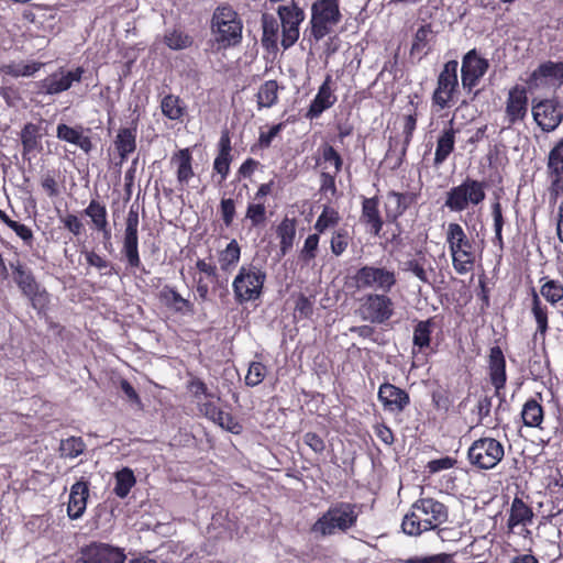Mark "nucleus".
<instances>
[{"label": "nucleus", "mask_w": 563, "mask_h": 563, "mask_svg": "<svg viewBox=\"0 0 563 563\" xmlns=\"http://www.w3.org/2000/svg\"><path fill=\"white\" fill-rule=\"evenodd\" d=\"M539 284V291L534 287L530 290V313L537 325L533 339L541 338L544 341L550 330L547 303L553 308L563 306V280L542 276Z\"/></svg>", "instance_id": "obj_1"}, {"label": "nucleus", "mask_w": 563, "mask_h": 563, "mask_svg": "<svg viewBox=\"0 0 563 563\" xmlns=\"http://www.w3.org/2000/svg\"><path fill=\"white\" fill-rule=\"evenodd\" d=\"M449 518V508L432 497H420L412 505L402 519V531L412 537L435 530Z\"/></svg>", "instance_id": "obj_2"}, {"label": "nucleus", "mask_w": 563, "mask_h": 563, "mask_svg": "<svg viewBox=\"0 0 563 563\" xmlns=\"http://www.w3.org/2000/svg\"><path fill=\"white\" fill-rule=\"evenodd\" d=\"M360 507L350 501H334L310 527L317 539L346 534L357 526Z\"/></svg>", "instance_id": "obj_3"}, {"label": "nucleus", "mask_w": 563, "mask_h": 563, "mask_svg": "<svg viewBox=\"0 0 563 563\" xmlns=\"http://www.w3.org/2000/svg\"><path fill=\"white\" fill-rule=\"evenodd\" d=\"M243 20L229 3L216 7L210 19V31L218 51L238 47L243 40Z\"/></svg>", "instance_id": "obj_4"}, {"label": "nucleus", "mask_w": 563, "mask_h": 563, "mask_svg": "<svg viewBox=\"0 0 563 563\" xmlns=\"http://www.w3.org/2000/svg\"><path fill=\"white\" fill-rule=\"evenodd\" d=\"M445 242L454 271L459 275L472 272L476 263L475 243L467 236L461 224L456 222L449 223Z\"/></svg>", "instance_id": "obj_5"}, {"label": "nucleus", "mask_w": 563, "mask_h": 563, "mask_svg": "<svg viewBox=\"0 0 563 563\" xmlns=\"http://www.w3.org/2000/svg\"><path fill=\"white\" fill-rule=\"evenodd\" d=\"M266 272L254 263L243 264L232 282L233 297L238 305L258 300L264 292Z\"/></svg>", "instance_id": "obj_6"}, {"label": "nucleus", "mask_w": 563, "mask_h": 563, "mask_svg": "<svg viewBox=\"0 0 563 563\" xmlns=\"http://www.w3.org/2000/svg\"><path fill=\"white\" fill-rule=\"evenodd\" d=\"M309 27L305 34L316 43L334 32L342 20L339 0H316L311 4Z\"/></svg>", "instance_id": "obj_7"}, {"label": "nucleus", "mask_w": 563, "mask_h": 563, "mask_svg": "<svg viewBox=\"0 0 563 563\" xmlns=\"http://www.w3.org/2000/svg\"><path fill=\"white\" fill-rule=\"evenodd\" d=\"M345 284L354 290L379 289L389 292L397 285V276L394 269L384 266L363 265L347 276Z\"/></svg>", "instance_id": "obj_8"}, {"label": "nucleus", "mask_w": 563, "mask_h": 563, "mask_svg": "<svg viewBox=\"0 0 563 563\" xmlns=\"http://www.w3.org/2000/svg\"><path fill=\"white\" fill-rule=\"evenodd\" d=\"M12 277L21 294L26 297L38 313L45 312L49 305V294L36 280L32 269L20 261L11 262Z\"/></svg>", "instance_id": "obj_9"}, {"label": "nucleus", "mask_w": 563, "mask_h": 563, "mask_svg": "<svg viewBox=\"0 0 563 563\" xmlns=\"http://www.w3.org/2000/svg\"><path fill=\"white\" fill-rule=\"evenodd\" d=\"M486 187L485 181L466 177L446 191L444 207L451 212H463L471 206H478L486 199Z\"/></svg>", "instance_id": "obj_10"}, {"label": "nucleus", "mask_w": 563, "mask_h": 563, "mask_svg": "<svg viewBox=\"0 0 563 563\" xmlns=\"http://www.w3.org/2000/svg\"><path fill=\"white\" fill-rule=\"evenodd\" d=\"M504 456V444L492 437H482L475 440L467 450L470 464L483 471L497 466Z\"/></svg>", "instance_id": "obj_11"}, {"label": "nucleus", "mask_w": 563, "mask_h": 563, "mask_svg": "<svg viewBox=\"0 0 563 563\" xmlns=\"http://www.w3.org/2000/svg\"><path fill=\"white\" fill-rule=\"evenodd\" d=\"M360 317L374 324H384L395 314V302L387 292H368L360 300Z\"/></svg>", "instance_id": "obj_12"}, {"label": "nucleus", "mask_w": 563, "mask_h": 563, "mask_svg": "<svg viewBox=\"0 0 563 563\" xmlns=\"http://www.w3.org/2000/svg\"><path fill=\"white\" fill-rule=\"evenodd\" d=\"M120 253L126 263V268L148 274L141 261L139 250V212L133 207L130 208L125 220V229Z\"/></svg>", "instance_id": "obj_13"}, {"label": "nucleus", "mask_w": 563, "mask_h": 563, "mask_svg": "<svg viewBox=\"0 0 563 563\" xmlns=\"http://www.w3.org/2000/svg\"><path fill=\"white\" fill-rule=\"evenodd\" d=\"M277 15L282 26L280 45L284 49H288L299 38L300 24L305 21L306 13L296 0H291L289 4L277 8Z\"/></svg>", "instance_id": "obj_14"}, {"label": "nucleus", "mask_w": 563, "mask_h": 563, "mask_svg": "<svg viewBox=\"0 0 563 563\" xmlns=\"http://www.w3.org/2000/svg\"><path fill=\"white\" fill-rule=\"evenodd\" d=\"M459 63L455 59L443 65L437 79V87L432 93V104L440 109L449 108L459 88Z\"/></svg>", "instance_id": "obj_15"}, {"label": "nucleus", "mask_w": 563, "mask_h": 563, "mask_svg": "<svg viewBox=\"0 0 563 563\" xmlns=\"http://www.w3.org/2000/svg\"><path fill=\"white\" fill-rule=\"evenodd\" d=\"M78 554L79 563H125L126 560L124 549L100 541L81 547Z\"/></svg>", "instance_id": "obj_16"}, {"label": "nucleus", "mask_w": 563, "mask_h": 563, "mask_svg": "<svg viewBox=\"0 0 563 563\" xmlns=\"http://www.w3.org/2000/svg\"><path fill=\"white\" fill-rule=\"evenodd\" d=\"M489 69V60L478 53L476 48H472L464 54L461 67L462 87L468 93L478 86L482 78Z\"/></svg>", "instance_id": "obj_17"}, {"label": "nucleus", "mask_w": 563, "mask_h": 563, "mask_svg": "<svg viewBox=\"0 0 563 563\" xmlns=\"http://www.w3.org/2000/svg\"><path fill=\"white\" fill-rule=\"evenodd\" d=\"M532 114L542 131L552 132L563 121V104L555 98L543 99L533 106Z\"/></svg>", "instance_id": "obj_18"}, {"label": "nucleus", "mask_w": 563, "mask_h": 563, "mask_svg": "<svg viewBox=\"0 0 563 563\" xmlns=\"http://www.w3.org/2000/svg\"><path fill=\"white\" fill-rule=\"evenodd\" d=\"M421 196L420 190L396 191L386 195L385 218L388 223H396L408 209L416 206Z\"/></svg>", "instance_id": "obj_19"}, {"label": "nucleus", "mask_w": 563, "mask_h": 563, "mask_svg": "<svg viewBox=\"0 0 563 563\" xmlns=\"http://www.w3.org/2000/svg\"><path fill=\"white\" fill-rule=\"evenodd\" d=\"M507 364L505 354L499 345H494L489 349L487 355V373L489 382L495 389V395L505 401V394L503 390L507 384Z\"/></svg>", "instance_id": "obj_20"}, {"label": "nucleus", "mask_w": 563, "mask_h": 563, "mask_svg": "<svg viewBox=\"0 0 563 563\" xmlns=\"http://www.w3.org/2000/svg\"><path fill=\"white\" fill-rule=\"evenodd\" d=\"M85 69L78 66L74 70L64 71L60 68L38 82V91L45 95H58L68 90L74 82H80Z\"/></svg>", "instance_id": "obj_21"}, {"label": "nucleus", "mask_w": 563, "mask_h": 563, "mask_svg": "<svg viewBox=\"0 0 563 563\" xmlns=\"http://www.w3.org/2000/svg\"><path fill=\"white\" fill-rule=\"evenodd\" d=\"M274 188V179L261 184L254 194L253 201L249 202L245 219L250 222L252 228L265 225L267 221L266 198L273 194Z\"/></svg>", "instance_id": "obj_22"}, {"label": "nucleus", "mask_w": 563, "mask_h": 563, "mask_svg": "<svg viewBox=\"0 0 563 563\" xmlns=\"http://www.w3.org/2000/svg\"><path fill=\"white\" fill-rule=\"evenodd\" d=\"M528 106L529 99L527 88L519 84L511 87L508 91L505 108L508 126H511L526 119L528 114Z\"/></svg>", "instance_id": "obj_23"}, {"label": "nucleus", "mask_w": 563, "mask_h": 563, "mask_svg": "<svg viewBox=\"0 0 563 563\" xmlns=\"http://www.w3.org/2000/svg\"><path fill=\"white\" fill-rule=\"evenodd\" d=\"M377 398L389 412L400 413L410 405L409 393L389 382L380 384Z\"/></svg>", "instance_id": "obj_24"}, {"label": "nucleus", "mask_w": 563, "mask_h": 563, "mask_svg": "<svg viewBox=\"0 0 563 563\" xmlns=\"http://www.w3.org/2000/svg\"><path fill=\"white\" fill-rule=\"evenodd\" d=\"M199 276L194 277L196 282V291L200 301L205 302L209 297V283L219 285L220 275L219 268L210 255L208 260L198 258L195 264Z\"/></svg>", "instance_id": "obj_25"}, {"label": "nucleus", "mask_w": 563, "mask_h": 563, "mask_svg": "<svg viewBox=\"0 0 563 563\" xmlns=\"http://www.w3.org/2000/svg\"><path fill=\"white\" fill-rule=\"evenodd\" d=\"M334 90L333 78L327 74L305 117L309 120L318 119L325 110L333 107L338 100Z\"/></svg>", "instance_id": "obj_26"}, {"label": "nucleus", "mask_w": 563, "mask_h": 563, "mask_svg": "<svg viewBox=\"0 0 563 563\" xmlns=\"http://www.w3.org/2000/svg\"><path fill=\"white\" fill-rule=\"evenodd\" d=\"M379 203L380 200L377 195L371 198L362 196L360 222L374 236H378L384 227Z\"/></svg>", "instance_id": "obj_27"}, {"label": "nucleus", "mask_w": 563, "mask_h": 563, "mask_svg": "<svg viewBox=\"0 0 563 563\" xmlns=\"http://www.w3.org/2000/svg\"><path fill=\"white\" fill-rule=\"evenodd\" d=\"M437 325L435 317L426 320H419L412 332V354L418 353L430 355L435 353L437 349L432 346V332Z\"/></svg>", "instance_id": "obj_28"}, {"label": "nucleus", "mask_w": 563, "mask_h": 563, "mask_svg": "<svg viewBox=\"0 0 563 563\" xmlns=\"http://www.w3.org/2000/svg\"><path fill=\"white\" fill-rule=\"evenodd\" d=\"M217 156L213 161V172L220 175L219 184H222L230 174L231 163L233 161L231 137L228 130L221 132L217 146Z\"/></svg>", "instance_id": "obj_29"}, {"label": "nucleus", "mask_w": 563, "mask_h": 563, "mask_svg": "<svg viewBox=\"0 0 563 563\" xmlns=\"http://www.w3.org/2000/svg\"><path fill=\"white\" fill-rule=\"evenodd\" d=\"M56 137L78 146L86 154H89L93 147L90 136L85 134V129L80 124L70 126L66 123H58L56 126Z\"/></svg>", "instance_id": "obj_30"}, {"label": "nucleus", "mask_w": 563, "mask_h": 563, "mask_svg": "<svg viewBox=\"0 0 563 563\" xmlns=\"http://www.w3.org/2000/svg\"><path fill=\"white\" fill-rule=\"evenodd\" d=\"M89 497V482L85 479L77 481L70 487L69 499L67 505V515L70 519H79L87 507Z\"/></svg>", "instance_id": "obj_31"}, {"label": "nucleus", "mask_w": 563, "mask_h": 563, "mask_svg": "<svg viewBox=\"0 0 563 563\" xmlns=\"http://www.w3.org/2000/svg\"><path fill=\"white\" fill-rule=\"evenodd\" d=\"M401 269L402 272L412 274L422 284H432L434 268L423 251H418L413 258L404 262Z\"/></svg>", "instance_id": "obj_32"}, {"label": "nucleus", "mask_w": 563, "mask_h": 563, "mask_svg": "<svg viewBox=\"0 0 563 563\" xmlns=\"http://www.w3.org/2000/svg\"><path fill=\"white\" fill-rule=\"evenodd\" d=\"M137 123L132 121L131 126L121 128L113 141L121 162H124L136 150Z\"/></svg>", "instance_id": "obj_33"}, {"label": "nucleus", "mask_w": 563, "mask_h": 563, "mask_svg": "<svg viewBox=\"0 0 563 563\" xmlns=\"http://www.w3.org/2000/svg\"><path fill=\"white\" fill-rule=\"evenodd\" d=\"M20 139L24 159H30L29 155H35L43 150L41 126L38 124L32 122L24 124L20 132Z\"/></svg>", "instance_id": "obj_34"}, {"label": "nucleus", "mask_w": 563, "mask_h": 563, "mask_svg": "<svg viewBox=\"0 0 563 563\" xmlns=\"http://www.w3.org/2000/svg\"><path fill=\"white\" fill-rule=\"evenodd\" d=\"M455 134L456 130L453 128L452 122H450L449 128L443 129L439 134L433 158L434 167H440L454 152Z\"/></svg>", "instance_id": "obj_35"}, {"label": "nucleus", "mask_w": 563, "mask_h": 563, "mask_svg": "<svg viewBox=\"0 0 563 563\" xmlns=\"http://www.w3.org/2000/svg\"><path fill=\"white\" fill-rule=\"evenodd\" d=\"M538 397L542 399L540 393L538 394ZM520 417L523 426L543 430L542 423L544 421L545 412L541 405V400L533 397L528 398L522 406Z\"/></svg>", "instance_id": "obj_36"}, {"label": "nucleus", "mask_w": 563, "mask_h": 563, "mask_svg": "<svg viewBox=\"0 0 563 563\" xmlns=\"http://www.w3.org/2000/svg\"><path fill=\"white\" fill-rule=\"evenodd\" d=\"M533 517L532 507H530L521 497L516 495L510 506L507 527L512 530L520 525H530L532 523Z\"/></svg>", "instance_id": "obj_37"}, {"label": "nucleus", "mask_w": 563, "mask_h": 563, "mask_svg": "<svg viewBox=\"0 0 563 563\" xmlns=\"http://www.w3.org/2000/svg\"><path fill=\"white\" fill-rule=\"evenodd\" d=\"M192 161V154L188 147L181 148L173 154L170 162L177 166L176 177L179 184H188L195 176Z\"/></svg>", "instance_id": "obj_38"}, {"label": "nucleus", "mask_w": 563, "mask_h": 563, "mask_svg": "<svg viewBox=\"0 0 563 563\" xmlns=\"http://www.w3.org/2000/svg\"><path fill=\"white\" fill-rule=\"evenodd\" d=\"M163 43L172 51H184L194 46L195 38L184 29L174 26L165 31Z\"/></svg>", "instance_id": "obj_39"}, {"label": "nucleus", "mask_w": 563, "mask_h": 563, "mask_svg": "<svg viewBox=\"0 0 563 563\" xmlns=\"http://www.w3.org/2000/svg\"><path fill=\"white\" fill-rule=\"evenodd\" d=\"M161 110L163 115L167 119L183 122L187 113V106L179 96L168 93L161 100Z\"/></svg>", "instance_id": "obj_40"}, {"label": "nucleus", "mask_w": 563, "mask_h": 563, "mask_svg": "<svg viewBox=\"0 0 563 563\" xmlns=\"http://www.w3.org/2000/svg\"><path fill=\"white\" fill-rule=\"evenodd\" d=\"M408 147L400 142L399 135H390L388 137V148L384 161L391 170H397L401 167L406 159Z\"/></svg>", "instance_id": "obj_41"}, {"label": "nucleus", "mask_w": 563, "mask_h": 563, "mask_svg": "<svg viewBox=\"0 0 563 563\" xmlns=\"http://www.w3.org/2000/svg\"><path fill=\"white\" fill-rule=\"evenodd\" d=\"M262 45L269 52L278 49L279 24L272 14L264 13L262 15Z\"/></svg>", "instance_id": "obj_42"}, {"label": "nucleus", "mask_w": 563, "mask_h": 563, "mask_svg": "<svg viewBox=\"0 0 563 563\" xmlns=\"http://www.w3.org/2000/svg\"><path fill=\"white\" fill-rule=\"evenodd\" d=\"M159 299L177 312H194V305L181 297L175 287L165 285L159 291Z\"/></svg>", "instance_id": "obj_43"}, {"label": "nucleus", "mask_w": 563, "mask_h": 563, "mask_svg": "<svg viewBox=\"0 0 563 563\" xmlns=\"http://www.w3.org/2000/svg\"><path fill=\"white\" fill-rule=\"evenodd\" d=\"M241 260V246L235 239L231 240L225 249L218 252L220 271L231 273Z\"/></svg>", "instance_id": "obj_44"}, {"label": "nucleus", "mask_w": 563, "mask_h": 563, "mask_svg": "<svg viewBox=\"0 0 563 563\" xmlns=\"http://www.w3.org/2000/svg\"><path fill=\"white\" fill-rule=\"evenodd\" d=\"M276 234L279 239L280 253L286 255L294 246L296 238V219L285 217L277 225Z\"/></svg>", "instance_id": "obj_45"}, {"label": "nucleus", "mask_w": 563, "mask_h": 563, "mask_svg": "<svg viewBox=\"0 0 563 563\" xmlns=\"http://www.w3.org/2000/svg\"><path fill=\"white\" fill-rule=\"evenodd\" d=\"M42 66L43 64L40 62L24 63L23 60H11L7 64L0 65V74L11 76L13 78L31 77L38 71Z\"/></svg>", "instance_id": "obj_46"}, {"label": "nucleus", "mask_w": 563, "mask_h": 563, "mask_svg": "<svg viewBox=\"0 0 563 563\" xmlns=\"http://www.w3.org/2000/svg\"><path fill=\"white\" fill-rule=\"evenodd\" d=\"M555 79L563 84V62L547 60L541 63L530 75V81Z\"/></svg>", "instance_id": "obj_47"}, {"label": "nucleus", "mask_w": 563, "mask_h": 563, "mask_svg": "<svg viewBox=\"0 0 563 563\" xmlns=\"http://www.w3.org/2000/svg\"><path fill=\"white\" fill-rule=\"evenodd\" d=\"M136 484V477L132 468L125 466L114 473L113 494L124 499Z\"/></svg>", "instance_id": "obj_48"}, {"label": "nucleus", "mask_w": 563, "mask_h": 563, "mask_svg": "<svg viewBox=\"0 0 563 563\" xmlns=\"http://www.w3.org/2000/svg\"><path fill=\"white\" fill-rule=\"evenodd\" d=\"M433 38L432 25L430 23L423 24L418 27L410 48V54H419L420 58L427 56L431 48L429 46Z\"/></svg>", "instance_id": "obj_49"}, {"label": "nucleus", "mask_w": 563, "mask_h": 563, "mask_svg": "<svg viewBox=\"0 0 563 563\" xmlns=\"http://www.w3.org/2000/svg\"><path fill=\"white\" fill-rule=\"evenodd\" d=\"M279 86L276 80L264 81L256 93L257 109L272 108L278 102Z\"/></svg>", "instance_id": "obj_50"}, {"label": "nucleus", "mask_w": 563, "mask_h": 563, "mask_svg": "<svg viewBox=\"0 0 563 563\" xmlns=\"http://www.w3.org/2000/svg\"><path fill=\"white\" fill-rule=\"evenodd\" d=\"M0 221L10 228L16 236H19L24 246L32 249L34 246L35 238L33 230L15 220H12L3 210L0 209Z\"/></svg>", "instance_id": "obj_51"}, {"label": "nucleus", "mask_w": 563, "mask_h": 563, "mask_svg": "<svg viewBox=\"0 0 563 563\" xmlns=\"http://www.w3.org/2000/svg\"><path fill=\"white\" fill-rule=\"evenodd\" d=\"M286 123L279 122L277 124L271 125L267 130L263 128L260 129V134L257 141L251 146V152L255 153L261 150H268L272 146L273 141L280 134V132L285 129Z\"/></svg>", "instance_id": "obj_52"}, {"label": "nucleus", "mask_w": 563, "mask_h": 563, "mask_svg": "<svg viewBox=\"0 0 563 563\" xmlns=\"http://www.w3.org/2000/svg\"><path fill=\"white\" fill-rule=\"evenodd\" d=\"M548 490L552 504L550 517L559 516L563 512V477L551 479L548 484Z\"/></svg>", "instance_id": "obj_53"}, {"label": "nucleus", "mask_w": 563, "mask_h": 563, "mask_svg": "<svg viewBox=\"0 0 563 563\" xmlns=\"http://www.w3.org/2000/svg\"><path fill=\"white\" fill-rule=\"evenodd\" d=\"M340 221L341 217L339 211L330 206H324L313 225V229L319 234H322L327 230L335 228Z\"/></svg>", "instance_id": "obj_54"}, {"label": "nucleus", "mask_w": 563, "mask_h": 563, "mask_svg": "<svg viewBox=\"0 0 563 563\" xmlns=\"http://www.w3.org/2000/svg\"><path fill=\"white\" fill-rule=\"evenodd\" d=\"M492 209V218H493V225L495 231V236L493 239V243L495 246H498L500 250L505 247L504 236H503V229L506 223V220L504 218L503 213V207L499 200H496L490 206Z\"/></svg>", "instance_id": "obj_55"}, {"label": "nucleus", "mask_w": 563, "mask_h": 563, "mask_svg": "<svg viewBox=\"0 0 563 563\" xmlns=\"http://www.w3.org/2000/svg\"><path fill=\"white\" fill-rule=\"evenodd\" d=\"M547 168L549 176H563V137L549 152Z\"/></svg>", "instance_id": "obj_56"}, {"label": "nucleus", "mask_w": 563, "mask_h": 563, "mask_svg": "<svg viewBox=\"0 0 563 563\" xmlns=\"http://www.w3.org/2000/svg\"><path fill=\"white\" fill-rule=\"evenodd\" d=\"M84 214L90 219L93 229L108 222L107 207L98 199L90 200L88 206L84 209Z\"/></svg>", "instance_id": "obj_57"}, {"label": "nucleus", "mask_w": 563, "mask_h": 563, "mask_svg": "<svg viewBox=\"0 0 563 563\" xmlns=\"http://www.w3.org/2000/svg\"><path fill=\"white\" fill-rule=\"evenodd\" d=\"M84 255L89 266L95 267L100 272L104 271L102 275L112 276L119 274L115 266L109 260H107L104 256L99 255L95 251H85Z\"/></svg>", "instance_id": "obj_58"}, {"label": "nucleus", "mask_w": 563, "mask_h": 563, "mask_svg": "<svg viewBox=\"0 0 563 563\" xmlns=\"http://www.w3.org/2000/svg\"><path fill=\"white\" fill-rule=\"evenodd\" d=\"M86 444L80 437H69L60 441L59 451L62 457L75 459L84 453Z\"/></svg>", "instance_id": "obj_59"}, {"label": "nucleus", "mask_w": 563, "mask_h": 563, "mask_svg": "<svg viewBox=\"0 0 563 563\" xmlns=\"http://www.w3.org/2000/svg\"><path fill=\"white\" fill-rule=\"evenodd\" d=\"M351 242V236L345 228L336 229L330 240V250L331 253L335 256H341L349 247Z\"/></svg>", "instance_id": "obj_60"}, {"label": "nucleus", "mask_w": 563, "mask_h": 563, "mask_svg": "<svg viewBox=\"0 0 563 563\" xmlns=\"http://www.w3.org/2000/svg\"><path fill=\"white\" fill-rule=\"evenodd\" d=\"M188 380L186 383V389L190 393L191 397L196 400H200L201 396L206 398H214L216 395L209 390L207 384L198 376L188 373Z\"/></svg>", "instance_id": "obj_61"}, {"label": "nucleus", "mask_w": 563, "mask_h": 563, "mask_svg": "<svg viewBox=\"0 0 563 563\" xmlns=\"http://www.w3.org/2000/svg\"><path fill=\"white\" fill-rule=\"evenodd\" d=\"M319 242H320V234L318 232L309 234L306 238V240L303 242V246L299 252V260L302 263L309 264L317 257Z\"/></svg>", "instance_id": "obj_62"}, {"label": "nucleus", "mask_w": 563, "mask_h": 563, "mask_svg": "<svg viewBox=\"0 0 563 563\" xmlns=\"http://www.w3.org/2000/svg\"><path fill=\"white\" fill-rule=\"evenodd\" d=\"M267 367L262 362H251L247 374L245 376V385L255 387L260 385L266 377Z\"/></svg>", "instance_id": "obj_63"}, {"label": "nucleus", "mask_w": 563, "mask_h": 563, "mask_svg": "<svg viewBox=\"0 0 563 563\" xmlns=\"http://www.w3.org/2000/svg\"><path fill=\"white\" fill-rule=\"evenodd\" d=\"M404 563H455L453 554L438 553L431 555H416L404 561Z\"/></svg>", "instance_id": "obj_64"}]
</instances>
